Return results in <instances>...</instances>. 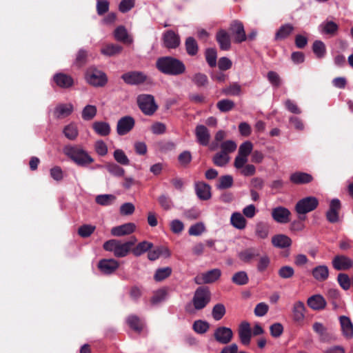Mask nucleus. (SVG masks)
I'll use <instances>...</instances> for the list:
<instances>
[{
	"mask_svg": "<svg viewBox=\"0 0 353 353\" xmlns=\"http://www.w3.org/2000/svg\"><path fill=\"white\" fill-rule=\"evenodd\" d=\"M156 67L162 73L170 75H179L185 70V66L182 61L171 57L159 58Z\"/></svg>",
	"mask_w": 353,
	"mask_h": 353,
	"instance_id": "f257e3e1",
	"label": "nucleus"
},
{
	"mask_svg": "<svg viewBox=\"0 0 353 353\" xmlns=\"http://www.w3.org/2000/svg\"><path fill=\"white\" fill-rule=\"evenodd\" d=\"M210 292L207 288H198L194 292L192 302L186 306L187 312L193 314L197 310L203 309L210 301Z\"/></svg>",
	"mask_w": 353,
	"mask_h": 353,
	"instance_id": "f03ea898",
	"label": "nucleus"
},
{
	"mask_svg": "<svg viewBox=\"0 0 353 353\" xmlns=\"http://www.w3.org/2000/svg\"><path fill=\"white\" fill-rule=\"evenodd\" d=\"M136 241V238H133L132 240L124 243L117 239H111L104 243L103 249L113 252L116 257H124L131 251L132 247Z\"/></svg>",
	"mask_w": 353,
	"mask_h": 353,
	"instance_id": "7ed1b4c3",
	"label": "nucleus"
},
{
	"mask_svg": "<svg viewBox=\"0 0 353 353\" xmlns=\"http://www.w3.org/2000/svg\"><path fill=\"white\" fill-rule=\"evenodd\" d=\"M63 152L79 165H85L94 161L84 150L77 146H66L63 148Z\"/></svg>",
	"mask_w": 353,
	"mask_h": 353,
	"instance_id": "20e7f679",
	"label": "nucleus"
},
{
	"mask_svg": "<svg viewBox=\"0 0 353 353\" xmlns=\"http://www.w3.org/2000/svg\"><path fill=\"white\" fill-rule=\"evenodd\" d=\"M85 79L88 83L94 87H103L108 81L106 74L94 68H90L86 70Z\"/></svg>",
	"mask_w": 353,
	"mask_h": 353,
	"instance_id": "39448f33",
	"label": "nucleus"
},
{
	"mask_svg": "<svg viewBox=\"0 0 353 353\" xmlns=\"http://www.w3.org/2000/svg\"><path fill=\"white\" fill-rule=\"evenodd\" d=\"M253 143L250 141L242 143L238 150V154L234 160V167L240 168L248 161V157L253 150Z\"/></svg>",
	"mask_w": 353,
	"mask_h": 353,
	"instance_id": "423d86ee",
	"label": "nucleus"
},
{
	"mask_svg": "<svg viewBox=\"0 0 353 353\" xmlns=\"http://www.w3.org/2000/svg\"><path fill=\"white\" fill-rule=\"evenodd\" d=\"M139 108L146 115H152L157 110L158 105L154 98L150 94H141L137 98Z\"/></svg>",
	"mask_w": 353,
	"mask_h": 353,
	"instance_id": "0eeeda50",
	"label": "nucleus"
},
{
	"mask_svg": "<svg viewBox=\"0 0 353 353\" xmlns=\"http://www.w3.org/2000/svg\"><path fill=\"white\" fill-rule=\"evenodd\" d=\"M318 205L319 201L316 197L307 196L296 203L295 210L299 214H305L315 210Z\"/></svg>",
	"mask_w": 353,
	"mask_h": 353,
	"instance_id": "6e6552de",
	"label": "nucleus"
},
{
	"mask_svg": "<svg viewBox=\"0 0 353 353\" xmlns=\"http://www.w3.org/2000/svg\"><path fill=\"white\" fill-rule=\"evenodd\" d=\"M221 274L222 272L220 269H212L209 271L205 272L197 275L194 278V281L196 284L199 285L212 283L220 279Z\"/></svg>",
	"mask_w": 353,
	"mask_h": 353,
	"instance_id": "1a4fd4ad",
	"label": "nucleus"
},
{
	"mask_svg": "<svg viewBox=\"0 0 353 353\" xmlns=\"http://www.w3.org/2000/svg\"><path fill=\"white\" fill-rule=\"evenodd\" d=\"M341 209V203L338 199H332L329 203V208L326 212L327 220L332 223L339 221V213Z\"/></svg>",
	"mask_w": 353,
	"mask_h": 353,
	"instance_id": "9d476101",
	"label": "nucleus"
},
{
	"mask_svg": "<svg viewBox=\"0 0 353 353\" xmlns=\"http://www.w3.org/2000/svg\"><path fill=\"white\" fill-rule=\"evenodd\" d=\"M272 219L279 223L285 224L290 221V211L283 206H278L272 210Z\"/></svg>",
	"mask_w": 353,
	"mask_h": 353,
	"instance_id": "9b49d317",
	"label": "nucleus"
},
{
	"mask_svg": "<svg viewBox=\"0 0 353 353\" xmlns=\"http://www.w3.org/2000/svg\"><path fill=\"white\" fill-rule=\"evenodd\" d=\"M214 339L216 341L221 344L229 343L233 337L232 330L227 327H217L214 333Z\"/></svg>",
	"mask_w": 353,
	"mask_h": 353,
	"instance_id": "f8f14e48",
	"label": "nucleus"
},
{
	"mask_svg": "<svg viewBox=\"0 0 353 353\" xmlns=\"http://www.w3.org/2000/svg\"><path fill=\"white\" fill-rule=\"evenodd\" d=\"M134 119L130 116H125L121 118L117 125V132L118 134L123 136L128 134L134 127Z\"/></svg>",
	"mask_w": 353,
	"mask_h": 353,
	"instance_id": "ddd939ff",
	"label": "nucleus"
},
{
	"mask_svg": "<svg viewBox=\"0 0 353 353\" xmlns=\"http://www.w3.org/2000/svg\"><path fill=\"white\" fill-rule=\"evenodd\" d=\"M230 30L236 43H241L246 40V34L241 22L234 21L230 25Z\"/></svg>",
	"mask_w": 353,
	"mask_h": 353,
	"instance_id": "4468645a",
	"label": "nucleus"
},
{
	"mask_svg": "<svg viewBox=\"0 0 353 353\" xmlns=\"http://www.w3.org/2000/svg\"><path fill=\"white\" fill-rule=\"evenodd\" d=\"M332 266L336 270H347L353 266V260L345 255H337L332 259Z\"/></svg>",
	"mask_w": 353,
	"mask_h": 353,
	"instance_id": "2eb2a0df",
	"label": "nucleus"
},
{
	"mask_svg": "<svg viewBox=\"0 0 353 353\" xmlns=\"http://www.w3.org/2000/svg\"><path fill=\"white\" fill-rule=\"evenodd\" d=\"M119 262L113 259H101L98 263V268L104 274H111L118 269Z\"/></svg>",
	"mask_w": 353,
	"mask_h": 353,
	"instance_id": "dca6fc26",
	"label": "nucleus"
},
{
	"mask_svg": "<svg viewBox=\"0 0 353 353\" xmlns=\"http://www.w3.org/2000/svg\"><path fill=\"white\" fill-rule=\"evenodd\" d=\"M137 228L134 223H126L121 225L113 227L111 229V234L114 236H122L132 234Z\"/></svg>",
	"mask_w": 353,
	"mask_h": 353,
	"instance_id": "f3484780",
	"label": "nucleus"
},
{
	"mask_svg": "<svg viewBox=\"0 0 353 353\" xmlns=\"http://www.w3.org/2000/svg\"><path fill=\"white\" fill-rule=\"evenodd\" d=\"M238 334L241 343L244 345H248L250 343L252 338V330L250 325L246 321L242 322L239 327Z\"/></svg>",
	"mask_w": 353,
	"mask_h": 353,
	"instance_id": "a211bd4d",
	"label": "nucleus"
},
{
	"mask_svg": "<svg viewBox=\"0 0 353 353\" xmlns=\"http://www.w3.org/2000/svg\"><path fill=\"white\" fill-rule=\"evenodd\" d=\"M339 320L343 337L348 340L352 339L353 338V323L350 319L346 316H341Z\"/></svg>",
	"mask_w": 353,
	"mask_h": 353,
	"instance_id": "6ab92c4d",
	"label": "nucleus"
},
{
	"mask_svg": "<svg viewBox=\"0 0 353 353\" xmlns=\"http://www.w3.org/2000/svg\"><path fill=\"white\" fill-rule=\"evenodd\" d=\"M121 78L128 84L137 85L146 80V75L141 72H131L125 73Z\"/></svg>",
	"mask_w": 353,
	"mask_h": 353,
	"instance_id": "aec40b11",
	"label": "nucleus"
},
{
	"mask_svg": "<svg viewBox=\"0 0 353 353\" xmlns=\"http://www.w3.org/2000/svg\"><path fill=\"white\" fill-rule=\"evenodd\" d=\"M164 46L168 48H176L180 44L179 36L172 30H168L163 34Z\"/></svg>",
	"mask_w": 353,
	"mask_h": 353,
	"instance_id": "412c9836",
	"label": "nucleus"
},
{
	"mask_svg": "<svg viewBox=\"0 0 353 353\" xmlns=\"http://www.w3.org/2000/svg\"><path fill=\"white\" fill-rule=\"evenodd\" d=\"M195 135L199 143L202 145H208L210 139V134L205 125H198L195 128Z\"/></svg>",
	"mask_w": 353,
	"mask_h": 353,
	"instance_id": "4be33fe9",
	"label": "nucleus"
},
{
	"mask_svg": "<svg viewBox=\"0 0 353 353\" xmlns=\"http://www.w3.org/2000/svg\"><path fill=\"white\" fill-rule=\"evenodd\" d=\"M305 307L303 302L294 303L292 307V318L294 322L301 324L305 319Z\"/></svg>",
	"mask_w": 353,
	"mask_h": 353,
	"instance_id": "5701e85b",
	"label": "nucleus"
},
{
	"mask_svg": "<svg viewBox=\"0 0 353 353\" xmlns=\"http://www.w3.org/2000/svg\"><path fill=\"white\" fill-rule=\"evenodd\" d=\"M307 303L314 310H321L326 306V301L321 294L311 296L307 299Z\"/></svg>",
	"mask_w": 353,
	"mask_h": 353,
	"instance_id": "b1692460",
	"label": "nucleus"
},
{
	"mask_svg": "<svg viewBox=\"0 0 353 353\" xmlns=\"http://www.w3.org/2000/svg\"><path fill=\"white\" fill-rule=\"evenodd\" d=\"M216 39L221 50H228L230 48V37L225 30H220L217 32Z\"/></svg>",
	"mask_w": 353,
	"mask_h": 353,
	"instance_id": "393cba45",
	"label": "nucleus"
},
{
	"mask_svg": "<svg viewBox=\"0 0 353 353\" xmlns=\"http://www.w3.org/2000/svg\"><path fill=\"white\" fill-rule=\"evenodd\" d=\"M114 38L117 41L125 44H131L133 42L132 37L128 34L126 28L120 26L116 28L114 32Z\"/></svg>",
	"mask_w": 353,
	"mask_h": 353,
	"instance_id": "a878e982",
	"label": "nucleus"
},
{
	"mask_svg": "<svg viewBox=\"0 0 353 353\" xmlns=\"http://www.w3.org/2000/svg\"><path fill=\"white\" fill-rule=\"evenodd\" d=\"M210 186L203 182L195 184V191L198 197L202 200H208L211 197Z\"/></svg>",
	"mask_w": 353,
	"mask_h": 353,
	"instance_id": "bb28decb",
	"label": "nucleus"
},
{
	"mask_svg": "<svg viewBox=\"0 0 353 353\" xmlns=\"http://www.w3.org/2000/svg\"><path fill=\"white\" fill-rule=\"evenodd\" d=\"M272 245L278 248H286L291 245V239L285 234H276L272 238Z\"/></svg>",
	"mask_w": 353,
	"mask_h": 353,
	"instance_id": "cd10ccee",
	"label": "nucleus"
},
{
	"mask_svg": "<svg viewBox=\"0 0 353 353\" xmlns=\"http://www.w3.org/2000/svg\"><path fill=\"white\" fill-rule=\"evenodd\" d=\"M54 81L62 88H68L74 83V80L70 76L63 73L56 74L54 76Z\"/></svg>",
	"mask_w": 353,
	"mask_h": 353,
	"instance_id": "c85d7f7f",
	"label": "nucleus"
},
{
	"mask_svg": "<svg viewBox=\"0 0 353 353\" xmlns=\"http://www.w3.org/2000/svg\"><path fill=\"white\" fill-rule=\"evenodd\" d=\"M312 274L317 281H324L329 276V269L325 265H321L312 269Z\"/></svg>",
	"mask_w": 353,
	"mask_h": 353,
	"instance_id": "c756f323",
	"label": "nucleus"
},
{
	"mask_svg": "<svg viewBox=\"0 0 353 353\" xmlns=\"http://www.w3.org/2000/svg\"><path fill=\"white\" fill-rule=\"evenodd\" d=\"M230 223L236 229L243 230L246 227L247 221L243 214L235 212L231 215Z\"/></svg>",
	"mask_w": 353,
	"mask_h": 353,
	"instance_id": "7c9ffc66",
	"label": "nucleus"
},
{
	"mask_svg": "<svg viewBox=\"0 0 353 353\" xmlns=\"http://www.w3.org/2000/svg\"><path fill=\"white\" fill-rule=\"evenodd\" d=\"M312 176L305 172H297L290 176V181L296 184L307 183L312 181Z\"/></svg>",
	"mask_w": 353,
	"mask_h": 353,
	"instance_id": "2f4dec72",
	"label": "nucleus"
},
{
	"mask_svg": "<svg viewBox=\"0 0 353 353\" xmlns=\"http://www.w3.org/2000/svg\"><path fill=\"white\" fill-rule=\"evenodd\" d=\"M73 111V105L71 103L59 104L54 110V114L58 118H63L70 115Z\"/></svg>",
	"mask_w": 353,
	"mask_h": 353,
	"instance_id": "473e14b6",
	"label": "nucleus"
},
{
	"mask_svg": "<svg viewBox=\"0 0 353 353\" xmlns=\"http://www.w3.org/2000/svg\"><path fill=\"white\" fill-rule=\"evenodd\" d=\"M153 247L151 242L143 241L138 243L134 248L131 249L132 254L136 256H139L149 251Z\"/></svg>",
	"mask_w": 353,
	"mask_h": 353,
	"instance_id": "72a5a7b5",
	"label": "nucleus"
},
{
	"mask_svg": "<svg viewBox=\"0 0 353 353\" xmlns=\"http://www.w3.org/2000/svg\"><path fill=\"white\" fill-rule=\"evenodd\" d=\"M123 48L121 46L110 43L102 48L101 52L105 56L112 57L120 54Z\"/></svg>",
	"mask_w": 353,
	"mask_h": 353,
	"instance_id": "f704fd0d",
	"label": "nucleus"
},
{
	"mask_svg": "<svg viewBox=\"0 0 353 353\" xmlns=\"http://www.w3.org/2000/svg\"><path fill=\"white\" fill-rule=\"evenodd\" d=\"M65 137L69 140H74L79 134V130L77 124L71 123L65 125L63 130Z\"/></svg>",
	"mask_w": 353,
	"mask_h": 353,
	"instance_id": "c9c22d12",
	"label": "nucleus"
},
{
	"mask_svg": "<svg viewBox=\"0 0 353 353\" xmlns=\"http://www.w3.org/2000/svg\"><path fill=\"white\" fill-rule=\"evenodd\" d=\"M94 130L100 136H107L110 132V125L103 121H97L92 125Z\"/></svg>",
	"mask_w": 353,
	"mask_h": 353,
	"instance_id": "e433bc0d",
	"label": "nucleus"
},
{
	"mask_svg": "<svg viewBox=\"0 0 353 353\" xmlns=\"http://www.w3.org/2000/svg\"><path fill=\"white\" fill-rule=\"evenodd\" d=\"M230 157L229 154L224 152H220L216 153L212 158V161L216 166L224 167L230 161Z\"/></svg>",
	"mask_w": 353,
	"mask_h": 353,
	"instance_id": "4c0bfd02",
	"label": "nucleus"
},
{
	"mask_svg": "<svg viewBox=\"0 0 353 353\" xmlns=\"http://www.w3.org/2000/svg\"><path fill=\"white\" fill-rule=\"evenodd\" d=\"M259 255V252L253 248L247 249L239 254V259L245 263H249Z\"/></svg>",
	"mask_w": 353,
	"mask_h": 353,
	"instance_id": "58836bf2",
	"label": "nucleus"
},
{
	"mask_svg": "<svg viewBox=\"0 0 353 353\" xmlns=\"http://www.w3.org/2000/svg\"><path fill=\"white\" fill-rule=\"evenodd\" d=\"M294 28L291 24L287 23L282 26L275 34L276 40H282L288 37L293 31Z\"/></svg>",
	"mask_w": 353,
	"mask_h": 353,
	"instance_id": "ea45409f",
	"label": "nucleus"
},
{
	"mask_svg": "<svg viewBox=\"0 0 353 353\" xmlns=\"http://www.w3.org/2000/svg\"><path fill=\"white\" fill-rule=\"evenodd\" d=\"M320 28L321 33L333 35L337 31L338 26L333 21H325L320 26Z\"/></svg>",
	"mask_w": 353,
	"mask_h": 353,
	"instance_id": "a19ab883",
	"label": "nucleus"
},
{
	"mask_svg": "<svg viewBox=\"0 0 353 353\" xmlns=\"http://www.w3.org/2000/svg\"><path fill=\"white\" fill-rule=\"evenodd\" d=\"M127 323L128 325L137 332H141L143 328V323L140 319L134 315H131L128 317Z\"/></svg>",
	"mask_w": 353,
	"mask_h": 353,
	"instance_id": "79ce46f5",
	"label": "nucleus"
},
{
	"mask_svg": "<svg viewBox=\"0 0 353 353\" xmlns=\"http://www.w3.org/2000/svg\"><path fill=\"white\" fill-rule=\"evenodd\" d=\"M226 313V309L223 304L217 303L212 310V316L215 321L221 320Z\"/></svg>",
	"mask_w": 353,
	"mask_h": 353,
	"instance_id": "37998d69",
	"label": "nucleus"
},
{
	"mask_svg": "<svg viewBox=\"0 0 353 353\" xmlns=\"http://www.w3.org/2000/svg\"><path fill=\"white\" fill-rule=\"evenodd\" d=\"M222 93L230 96H239L241 94V87L238 83H233L223 88Z\"/></svg>",
	"mask_w": 353,
	"mask_h": 353,
	"instance_id": "c03bdc74",
	"label": "nucleus"
},
{
	"mask_svg": "<svg viewBox=\"0 0 353 353\" xmlns=\"http://www.w3.org/2000/svg\"><path fill=\"white\" fill-rule=\"evenodd\" d=\"M235 106V103L230 99H222L216 103L217 108L222 112H226L232 110Z\"/></svg>",
	"mask_w": 353,
	"mask_h": 353,
	"instance_id": "a18cd8bd",
	"label": "nucleus"
},
{
	"mask_svg": "<svg viewBox=\"0 0 353 353\" xmlns=\"http://www.w3.org/2000/svg\"><path fill=\"white\" fill-rule=\"evenodd\" d=\"M248 276L244 271L235 273L232 278V281L239 285H245L248 283Z\"/></svg>",
	"mask_w": 353,
	"mask_h": 353,
	"instance_id": "49530a36",
	"label": "nucleus"
},
{
	"mask_svg": "<svg viewBox=\"0 0 353 353\" xmlns=\"http://www.w3.org/2000/svg\"><path fill=\"white\" fill-rule=\"evenodd\" d=\"M171 274L172 268L170 267L159 268L155 272L154 279L157 281H161L170 276Z\"/></svg>",
	"mask_w": 353,
	"mask_h": 353,
	"instance_id": "de8ad7c7",
	"label": "nucleus"
},
{
	"mask_svg": "<svg viewBox=\"0 0 353 353\" xmlns=\"http://www.w3.org/2000/svg\"><path fill=\"white\" fill-rule=\"evenodd\" d=\"M105 168L112 175L114 176H123L125 174L124 169L114 163L107 164Z\"/></svg>",
	"mask_w": 353,
	"mask_h": 353,
	"instance_id": "09e8293b",
	"label": "nucleus"
},
{
	"mask_svg": "<svg viewBox=\"0 0 353 353\" xmlns=\"http://www.w3.org/2000/svg\"><path fill=\"white\" fill-rule=\"evenodd\" d=\"M233 177L231 175H224L220 177L216 188L220 190L228 189L233 185Z\"/></svg>",
	"mask_w": 353,
	"mask_h": 353,
	"instance_id": "8fccbe9b",
	"label": "nucleus"
},
{
	"mask_svg": "<svg viewBox=\"0 0 353 353\" xmlns=\"http://www.w3.org/2000/svg\"><path fill=\"white\" fill-rule=\"evenodd\" d=\"M113 157L115 161L121 165H128L130 163V160L125 154V152L121 149H117L113 153Z\"/></svg>",
	"mask_w": 353,
	"mask_h": 353,
	"instance_id": "3c124183",
	"label": "nucleus"
},
{
	"mask_svg": "<svg viewBox=\"0 0 353 353\" xmlns=\"http://www.w3.org/2000/svg\"><path fill=\"white\" fill-rule=\"evenodd\" d=\"M185 48L189 55H195L198 52V45L193 37H188L185 41Z\"/></svg>",
	"mask_w": 353,
	"mask_h": 353,
	"instance_id": "603ef678",
	"label": "nucleus"
},
{
	"mask_svg": "<svg viewBox=\"0 0 353 353\" xmlns=\"http://www.w3.org/2000/svg\"><path fill=\"white\" fill-rule=\"evenodd\" d=\"M192 327L195 332L204 334L208 330L210 325L205 321L197 320L194 322Z\"/></svg>",
	"mask_w": 353,
	"mask_h": 353,
	"instance_id": "864d4df0",
	"label": "nucleus"
},
{
	"mask_svg": "<svg viewBox=\"0 0 353 353\" xmlns=\"http://www.w3.org/2000/svg\"><path fill=\"white\" fill-rule=\"evenodd\" d=\"M236 170H240V174L244 176H251L256 173V167L250 163H245L240 168H235Z\"/></svg>",
	"mask_w": 353,
	"mask_h": 353,
	"instance_id": "5fc2aeb1",
	"label": "nucleus"
},
{
	"mask_svg": "<svg viewBox=\"0 0 353 353\" xmlns=\"http://www.w3.org/2000/svg\"><path fill=\"white\" fill-rule=\"evenodd\" d=\"M168 291L165 288L159 289L157 290L151 299V302L153 304H158L167 298Z\"/></svg>",
	"mask_w": 353,
	"mask_h": 353,
	"instance_id": "6e6d98bb",
	"label": "nucleus"
},
{
	"mask_svg": "<svg viewBox=\"0 0 353 353\" xmlns=\"http://www.w3.org/2000/svg\"><path fill=\"white\" fill-rule=\"evenodd\" d=\"M97 114V108L94 105H88L82 111V118L84 120H91Z\"/></svg>",
	"mask_w": 353,
	"mask_h": 353,
	"instance_id": "4d7b16f0",
	"label": "nucleus"
},
{
	"mask_svg": "<svg viewBox=\"0 0 353 353\" xmlns=\"http://www.w3.org/2000/svg\"><path fill=\"white\" fill-rule=\"evenodd\" d=\"M313 52L318 58H323L325 54V44L321 41H316L313 43Z\"/></svg>",
	"mask_w": 353,
	"mask_h": 353,
	"instance_id": "13d9d810",
	"label": "nucleus"
},
{
	"mask_svg": "<svg viewBox=\"0 0 353 353\" xmlns=\"http://www.w3.org/2000/svg\"><path fill=\"white\" fill-rule=\"evenodd\" d=\"M116 197L112 194H101L96 197V202L101 205H110Z\"/></svg>",
	"mask_w": 353,
	"mask_h": 353,
	"instance_id": "bf43d9fd",
	"label": "nucleus"
},
{
	"mask_svg": "<svg viewBox=\"0 0 353 353\" xmlns=\"http://www.w3.org/2000/svg\"><path fill=\"white\" fill-rule=\"evenodd\" d=\"M205 230V225L201 222H199L190 227L188 233L191 236H199L204 232Z\"/></svg>",
	"mask_w": 353,
	"mask_h": 353,
	"instance_id": "052dcab7",
	"label": "nucleus"
},
{
	"mask_svg": "<svg viewBox=\"0 0 353 353\" xmlns=\"http://www.w3.org/2000/svg\"><path fill=\"white\" fill-rule=\"evenodd\" d=\"M220 148L221 149V152H224L228 154L236 150L237 145L234 141L228 140L222 142L220 145Z\"/></svg>",
	"mask_w": 353,
	"mask_h": 353,
	"instance_id": "680f3d73",
	"label": "nucleus"
},
{
	"mask_svg": "<svg viewBox=\"0 0 353 353\" xmlns=\"http://www.w3.org/2000/svg\"><path fill=\"white\" fill-rule=\"evenodd\" d=\"M255 232L257 237L264 239L268 236L269 228L264 223H260L256 225Z\"/></svg>",
	"mask_w": 353,
	"mask_h": 353,
	"instance_id": "e2e57ef3",
	"label": "nucleus"
},
{
	"mask_svg": "<svg viewBox=\"0 0 353 353\" xmlns=\"http://www.w3.org/2000/svg\"><path fill=\"white\" fill-rule=\"evenodd\" d=\"M278 274L281 278L287 279L294 276V270L291 266L285 265L279 270Z\"/></svg>",
	"mask_w": 353,
	"mask_h": 353,
	"instance_id": "0e129e2a",
	"label": "nucleus"
},
{
	"mask_svg": "<svg viewBox=\"0 0 353 353\" xmlns=\"http://www.w3.org/2000/svg\"><path fill=\"white\" fill-rule=\"evenodd\" d=\"M216 51L213 48L208 49L205 52V59L211 67H214L216 64Z\"/></svg>",
	"mask_w": 353,
	"mask_h": 353,
	"instance_id": "69168bd1",
	"label": "nucleus"
},
{
	"mask_svg": "<svg viewBox=\"0 0 353 353\" xmlns=\"http://www.w3.org/2000/svg\"><path fill=\"white\" fill-rule=\"evenodd\" d=\"M268 305L266 304L265 303L261 302L256 305L254 312L256 316L261 317L265 316L268 313Z\"/></svg>",
	"mask_w": 353,
	"mask_h": 353,
	"instance_id": "338daca9",
	"label": "nucleus"
},
{
	"mask_svg": "<svg viewBox=\"0 0 353 353\" xmlns=\"http://www.w3.org/2000/svg\"><path fill=\"white\" fill-rule=\"evenodd\" d=\"M135 4V0H122L119 5L120 12L125 13L130 11Z\"/></svg>",
	"mask_w": 353,
	"mask_h": 353,
	"instance_id": "774afa93",
	"label": "nucleus"
}]
</instances>
